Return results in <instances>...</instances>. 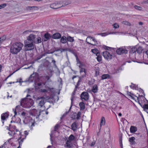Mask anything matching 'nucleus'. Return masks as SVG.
Returning <instances> with one entry per match:
<instances>
[{
	"label": "nucleus",
	"mask_w": 148,
	"mask_h": 148,
	"mask_svg": "<svg viewBox=\"0 0 148 148\" xmlns=\"http://www.w3.org/2000/svg\"><path fill=\"white\" fill-rule=\"evenodd\" d=\"M36 38V36L31 34L27 37V39L24 42V50L27 51L33 50L34 48V40Z\"/></svg>",
	"instance_id": "obj_1"
},
{
	"label": "nucleus",
	"mask_w": 148,
	"mask_h": 148,
	"mask_svg": "<svg viewBox=\"0 0 148 148\" xmlns=\"http://www.w3.org/2000/svg\"><path fill=\"white\" fill-rule=\"evenodd\" d=\"M31 96L27 95L25 98L21 100V106L25 108H29L32 106L34 104V101L31 98H29Z\"/></svg>",
	"instance_id": "obj_2"
},
{
	"label": "nucleus",
	"mask_w": 148,
	"mask_h": 148,
	"mask_svg": "<svg viewBox=\"0 0 148 148\" xmlns=\"http://www.w3.org/2000/svg\"><path fill=\"white\" fill-rule=\"evenodd\" d=\"M23 45L20 42H15L12 44L10 49V52L13 54H17L22 49Z\"/></svg>",
	"instance_id": "obj_3"
},
{
	"label": "nucleus",
	"mask_w": 148,
	"mask_h": 148,
	"mask_svg": "<svg viewBox=\"0 0 148 148\" xmlns=\"http://www.w3.org/2000/svg\"><path fill=\"white\" fill-rule=\"evenodd\" d=\"M39 74L38 73H34L29 77L28 81L30 82H32L33 81L34 82L38 81L39 79Z\"/></svg>",
	"instance_id": "obj_4"
},
{
	"label": "nucleus",
	"mask_w": 148,
	"mask_h": 148,
	"mask_svg": "<svg viewBox=\"0 0 148 148\" xmlns=\"http://www.w3.org/2000/svg\"><path fill=\"white\" fill-rule=\"evenodd\" d=\"M86 42L87 43L93 45H96V44H98L97 41L94 37L89 36L87 37L86 39Z\"/></svg>",
	"instance_id": "obj_5"
},
{
	"label": "nucleus",
	"mask_w": 148,
	"mask_h": 148,
	"mask_svg": "<svg viewBox=\"0 0 148 148\" xmlns=\"http://www.w3.org/2000/svg\"><path fill=\"white\" fill-rule=\"evenodd\" d=\"M89 97L88 93L84 91L82 92L80 95V99L83 101H87L89 99Z\"/></svg>",
	"instance_id": "obj_6"
},
{
	"label": "nucleus",
	"mask_w": 148,
	"mask_h": 148,
	"mask_svg": "<svg viewBox=\"0 0 148 148\" xmlns=\"http://www.w3.org/2000/svg\"><path fill=\"white\" fill-rule=\"evenodd\" d=\"M36 102L38 103V105L41 107L46 103V100L44 97H38L36 100Z\"/></svg>",
	"instance_id": "obj_7"
},
{
	"label": "nucleus",
	"mask_w": 148,
	"mask_h": 148,
	"mask_svg": "<svg viewBox=\"0 0 148 148\" xmlns=\"http://www.w3.org/2000/svg\"><path fill=\"white\" fill-rule=\"evenodd\" d=\"M102 54L104 58L107 60L109 61L112 59L113 57L112 54L107 51L103 52Z\"/></svg>",
	"instance_id": "obj_8"
},
{
	"label": "nucleus",
	"mask_w": 148,
	"mask_h": 148,
	"mask_svg": "<svg viewBox=\"0 0 148 148\" xmlns=\"http://www.w3.org/2000/svg\"><path fill=\"white\" fill-rule=\"evenodd\" d=\"M63 5L61 4V1L58 2L57 3H54L50 5V7L53 9H57L63 6Z\"/></svg>",
	"instance_id": "obj_9"
},
{
	"label": "nucleus",
	"mask_w": 148,
	"mask_h": 148,
	"mask_svg": "<svg viewBox=\"0 0 148 148\" xmlns=\"http://www.w3.org/2000/svg\"><path fill=\"white\" fill-rule=\"evenodd\" d=\"M116 53L119 55H121L123 53H127L128 51L125 49V47H123L120 48L116 50Z\"/></svg>",
	"instance_id": "obj_10"
},
{
	"label": "nucleus",
	"mask_w": 148,
	"mask_h": 148,
	"mask_svg": "<svg viewBox=\"0 0 148 148\" xmlns=\"http://www.w3.org/2000/svg\"><path fill=\"white\" fill-rule=\"evenodd\" d=\"M9 132H8V134L10 135L14 136V137L13 138H14L15 137H16V135L19 134L20 136L21 135V133L18 131V130H16V132L14 130H9Z\"/></svg>",
	"instance_id": "obj_11"
},
{
	"label": "nucleus",
	"mask_w": 148,
	"mask_h": 148,
	"mask_svg": "<svg viewBox=\"0 0 148 148\" xmlns=\"http://www.w3.org/2000/svg\"><path fill=\"white\" fill-rule=\"evenodd\" d=\"M143 50V49L141 47H139L138 48L136 47H134V49H133L132 51L130 52V53L132 54V53H134L136 52H137L139 54H140L142 53Z\"/></svg>",
	"instance_id": "obj_12"
},
{
	"label": "nucleus",
	"mask_w": 148,
	"mask_h": 148,
	"mask_svg": "<svg viewBox=\"0 0 148 148\" xmlns=\"http://www.w3.org/2000/svg\"><path fill=\"white\" fill-rule=\"evenodd\" d=\"M31 114L32 115L36 116V118H38L40 115V111L39 110L34 109L32 110Z\"/></svg>",
	"instance_id": "obj_13"
},
{
	"label": "nucleus",
	"mask_w": 148,
	"mask_h": 148,
	"mask_svg": "<svg viewBox=\"0 0 148 148\" xmlns=\"http://www.w3.org/2000/svg\"><path fill=\"white\" fill-rule=\"evenodd\" d=\"M59 132L57 130H53L50 134L51 140L52 141V138L53 137H57L59 135Z\"/></svg>",
	"instance_id": "obj_14"
},
{
	"label": "nucleus",
	"mask_w": 148,
	"mask_h": 148,
	"mask_svg": "<svg viewBox=\"0 0 148 148\" xmlns=\"http://www.w3.org/2000/svg\"><path fill=\"white\" fill-rule=\"evenodd\" d=\"M44 38H42V40L44 41H47L51 38V35L48 33H45L44 35Z\"/></svg>",
	"instance_id": "obj_15"
},
{
	"label": "nucleus",
	"mask_w": 148,
	"mask_h": 148,
	"mask_svg": "<svg viewBox=\"0 0 148 148\" xmlns=\"http://www.w3.org/2000/svg\"><path fill=\"white\" fill-rule=\"evenodd\" d=\"M122 70V67H119L118 68L115 69L112 71V74H115L120 72Z\"/></svg>",
	"instance_id": "obj_16"
},
{
	"label": "nucleus",
	"mask_w": 148,
	"mask_h": 148,
	"mask_svg": "<svg viewBox=\"0 0 148 148\" xmlns=\"http://www.w3.org/2000/svg\"><path fill=\"white\" fill-rule=\"evenodd\" d=\"M60 41L61 43L63 44L67 43V36H63L61 37Z\"/></svg>",
	"instance_id": "obj_17"
},
{
	"label": "nucleus",
	"mask_w": 148,
	"mask_h": 148,
	"mask_svg": "<svg viewBox=\"0 0 148 148\" xmlns=\"http://www.w3.org/2000/svg\"><path fill=\"white\" fill-rule=\"evenodd\" d=\"M61 35L59 33H56L53 34L52 36V37L53 39H59L61 37Z\"/></svg>",
	"instance_id": "obj_18"
},
{
	"label": "nucleus",
	"mask_w": 148,
	"mask_h": 148,
	"mask_svg": "<svg viewBox=\"0 0 148 148\" xmlns=\"http://www.w3.org/2000/svg\"><path fill=\"white\" fill-rule=\"evenodd\" d=\"M106 123V120L105 119V118L103 116H102L101 117V121L100 124V130L101 129V127L102 125H105Z\"/></svg>",
	"instance_id": "obj_19"
},
{
	"label": "nucleus",
	"mask_w": 148,
	"mask_h": 148,
	"mask_svg": "<svg viewBox=\"0 0 148 148\" xmlns=\"http://www.w3.org/2000/svg\"><path fill=\"white\" fill-rule=\"evenodd\" d=\"M21 108V106L18 105L16 107V108L15 110L14 109H13V111L14 112V115L12 117V118H14L15 116L17 114V112L18 111H19L20 108Z\"/></svg>",
	"instance_id": "obj_20"
},
{
	"label": "nucleus",
	"mask_w": 148,
	"mask_h": 148,
	"mask_svg": "<svg viewBox=\"0 0 148 148\" xmlns=\"http://www.w3.org/2000/svg\"><path fill=\"white\" fill-rule=\"evenodd\" d=\"M67 44H68V42H73L75 40L74 37H72L71 36L67 35Z\"/></svg>",
	"instance_id": "obj_21"
},
{
	"label": "nucleus",
	"mask_w": 148,
	"mask_h": 148,
	"mask_svg": "<svg viewBox=\"0 0 148 148\" xmlns=\"http://www.w3.org/2000/svg\"><path fill=\"white\" fill-rule=\"evenodd\" d=\"M79 106L80 108V110L82 111L84 110L85 108V103L83 101L80 102L79 104Z\"/></svg>",
	"instance_id": "obj_22"
},
{
	"label": "nucleus",
	"mask_w": 148,
	"mask_h": 148,
	"mask_svg": "<svg viewBox=\"0 0 148 148\" xmlns=\"http://www.w3.org/2000/svg\"><path fill=\"white\" fill-rule=\"evenodd\" d=\"M9 116V114L7 112L3 113L1 115V119L3 120H5L6 118H7Z\"/></svg>",
	"instance_id": "obj_23"
},
{
	"label": "nucleus",
	"mask_w": 148,
	"mask_h": 148,
	"mask_svg": "<svg viewBox=\"0 0 148 148\" xmlns=\"http://www.w3.org/2000/svg\"><path fill=\"white\" fill-rule=\"evenodd\" d=\"M35 38L34 39V43L38 44L41 42V38L40 37H38L36 39Z\"/></svg>",
	"instance_id": "obj_24"
},
{
	"label": "nucleus",
	"mask_w": 148,
	"mask_h": 148,
	"mask_svg": "<svg viewBox=\"0 0 148 148\" xmlns=\"http://www.w3.org/2000/svg\"><path fill=\"white\" fill-rule=\"evenodd\" d=\"M31 119V118L30 117H26L23 120V121L25 123L27 124L29 123Z\"/></svg>",
	"instance_id": "obj_25"
},
{
	"label": "nucleus",
	"mask_w": 148,
	"mask_h": 148,
	"mask_svg": "<svg viewBox=\"0 0 148 148\" xmlns=\"http://www.w3.org/2000/svg\"><path fill=\"white\" fill-rule=\"evenodd\" d=\"M115 33V32H106L103 33H99L98 34H97L98 35H101L102 36H106L108 34H113L114 33Z\"/></svg>",
	"instance_id": "obj_26"
},
{
	"label": "nucleus",
	"mask_w": 148,
	"mask_h": 148,
	"mask_svg": "<svg viewBox=\"0 0 148 148\" xmlns=\"http://www.w3.org/2000/svg\"><path fill=\"white\" fill-rule=\"evenodd\" d=\"M110 76L108 74H103L101 76V79L103 80L106 79H108L110 78Z\"/></svg>",
	"instance_id": "obj_27"
},
{
	"label": "nucleus",
	"mask_w": 148,
	"mask_h": 148,
	"mask_svg": "<svg viewBox=\"0 0 148 148\" xmlns=\"http://www.w3.org/2000/svg\"><path fill=\"white\" fill-rule=\"evenodd\" d=\"M92 91L94 93H97L98 91V86L97 85H94L92 90Z\"/></svg>",
	"instance_id": "obj_28"
},
{
	"label": "nucleus",
	"mask_w": 148,
	"mask_h": 148,
	"mask_svg": "<svg viewBox=\"0 0 148 148\" xmlns=\"http://www.w3.org/2000/svg\"><path fill=\"white\" fill-rule=\"evenodd\" d=\"M6 36L5 35H3L0 37V44L2 43L6 39Z\"/></svg>",
	"instance_id": "obj_29"
},
{
	"label": "nucleus",
	"mask_w": 148,
	"mask_h": 148,
	"mask_svg": "<svg viewBox=\"0 0 148 148\" xmlns=\"http://www.w3.org/2000/svg\"><path fill=\"white\" fill-rule=\"evenodd\" d=\"M71 3V1H66V0H65L62 2H61L62 5H63V6L67 5H68L70 4Z\"/></svg>",
	"instance_id": "obj_30"
},
{
	"label": "nucleus",
	"mask_w": 148,
	"mask_h": 148,
	"mask_svg": "<svg viewBox=\"0 0 148 148\" xmlns=\"http://www.w3.org/2000/svg\"><path fill=\"white\" fill-rule=\"evenodd\" d=\"M12 138L9 139L6 142H5V143L2 145L0 147V148H5V146L6 145V143H10V140Z\"/></svg>",
	"instance_id": "obj_31"
},
{
	"label": "nucleus",
	"mask_w": 148,
	"mask_h": 148,
	"mask_svg": "<svg viewBox=\"0 0 148 148\" xmlns=\"http://www.w3.org/2000/svg\"><path fill=\"white\" fill-rule=\"evenodd\" d=\"M132 85L130 86V88L133 89H134L136 90H138V88L137 85L135 84H133L132 83H131Z\"/></svg>",
	"instance_id": "obj_32"
},
{
	"label": "nucleus",
	"mask_w": 148,
	"mask_h": 148,
	"mask_svg": "<svg viewBox=\"0 0 148 148\" xmlns=\"http://www.w3.org/2000/svg\"><path fill=\"white\" fill-rule=\"evenodd\" d=\"M37 9L38 7L36 6H28L27 8L28 10H34Z\"/></svg>",
	"instance_id": "obj_33"
},
{
	"label": "nucleus",
	"mask_w": 148,
	"mask_h": 148,
	"mask_svg": "<svg viewBox=\"0 0 148 148\" xmlns=\"http://www.w3.org/2000/svg\"><path fill=\"white\" fill-rule=\"evenodd\" d=\"M119 144L121 148H123V143L122 142V134H120L119 136Z\"/></svg>",
	"instance_id": "obj_34"
},
{
	"label": "nucleus",
	"mask_w": 148,
	"mask_h": 148,
	"mask_svg": "<svg viewBox=\"0 0 148 148\" xmlns=\"http://www.w3.org/2000/svg\"><path fill=\"white\" fill-rule=\"evenodd\" d=\"M96 56H97L96 58L98 61L99 62L101 61L102 60V57L100 55V53H99L97 55H96Z\"/></svg>",
	"instance_id": "obj_35"
},
{
	"label": "nucleus",
	"mask_w": 148,
	"mask_h": 148,
	"mask_svg": "<svg viewBox=\"0 0 148 148\" xmlns=\"http://www.w3.org/2000/svg\"><path fill=\"white\" fill-rule=\"evenodd\" d=\"M77 90V89L75 88L74 90L72 92V95L71 97V101H72V103H73V99L75 98L74 95H75V92H76V91Z\"/></svg>",
	"instance_id": "obj_36"
},
{
	"label": "nucleus",
	"mask_w": 148,
	"mask_h": 148,
	"mask_svg": "<svg viewBox=\"0 0 148 148\" xmlns=\"http://www.w3.org/2000/svg\"><path fill=\"white\" fill-rule=\"evenodd\" d=\"M72 130H76L77 128V126L75 122H74L71 125Z\"/></svg>",
	"instance_id": "obj_37"
},
{
	"label": "nucleus",
	"mask_w": 148,
	"mask_h": 148,
	"mask_svg": "<svg viewBox=\"0 0 148 148\" xmlns=\"http://www.w3.org/2000/svg\"><path fill=\"white\" fill-rule=\"evenodd\" d=\"M71 141L68 140L66 143V146L69 147V148H71V147L72 143Z\"/></svg>",
	"instance_id": "obj_38"
},
{
	"label": "nucleus",
	"mask_w": 148,
	"mask_h": 148,
	"mask_svg": "<svg viewBox=\"0 0 148 148\" xmlns=\"http://www.w3.org/2000/svg\"><path fill=\"white\" fill-rule=\"evenodd\" d=\"M134 8L137 10L141 11L142 10L143 8L142 7L137 5L134 6Z\"/></svg>",
	"instance_id": "obj_39"
},
{
	"label": "nucleus",
	"mask_w": 148,
	"mask_h": 148,
	"mask_svg": "<svg viewBox=\"0 0 148 148\" xmlns=\"http://www.w3.org/2000/svg\"><path fill=\"white\" fill-rule=\"evenodd\" d=\"M98 50L97 49H92L91 52L93 53L96 54V55H97L98 53H99V52H98Z\"/></svg>",
	"instance_id": "obj_40"
},
{
	"label": "nucleus",
	"mask_w": 148,
	"mask_h": 148,
	"mask_svg": "<svg viewBox=\"0 0 148 148\" xmlns=\"http://www.w3.org/2000/svg\"><path fill=\"white\" fill-rule=\"evenodd\" d=\"M73 115L71 117L72 119H77V113L76 112H73Z\"/></svg>",
	"instance_id": "obj_41"
},
{
	"label": "nucleus",
	"mask_w": 148,
	"mask_h": 148,
	"mask_svg": "<svg viewBox=\"0 0 148 148\" xmlns=\"http://www.w3.org/2000/svg\"><path fill=\"white\" fill-rule=\"evenodd\" d=\"M79 67L80 68V73H81L84 72V73L85 75L86 74V71L85 69L81 68V66L80 65H79Z\"/></svg>",
	"instance_id": "obj_42"
},
{
	"label": "nucleus",
	"mask_w": 148,
	"mask_h": 148,
	"mask_svg": "<svg viewBox=\"0 0 148 148\" xmlns=\"http://www.w3.org/2000/svg\"><path fill=\"white\" fill-rule=\"evenodd\" d=\"M142 126L140 127L139 129H146V130H147V128L146 125L145 123H143V125H142Z\"/></svg>",
	"instance_id": "obj_43"
},
{
	"label": "nucleus",
	"mask_w": 148,
	"mask_h": 148,
	"mask_svg": "<svg viewBox=\"0 0 148 148\" xmlns=\"http://www.w3.org/2000/svg\"><path fill=\"white\" fill-rule=\"evenodd\" d=\"M74 138L75 137L72 134H71L69 138V140L71 141L72 140H74Z\"/></svg>",
	"instance_id": "obj_44"
},
{
	"label": "nucleus",
	"mask_w": 148,
	"mask_h": 148,
	"mask_svg": "<svg viewBox=\"0 0 148 148\" xmlns=\"http://www.w3.org/2000/svg\"><path fill=\"white\" fill-rule=\"evenodd\" d=\"M103 48L106 50H111V49H114V48H112L111 47L107 46L104 45L103 46Z\"/></svg>",
	"instance_id": "obj_45"
},
{
	"label": "nucleus",
	"mask_w": 148,
	"mask_h": 148,
	"mask_svg": "<svg viewBox=\"0 0 148 148\" xmlns=\"http://www.w3.org/2000/svg\"><path fill=\"white\" fill-rule=\"evenodd\" d=\"M135 139L134 137H132L129 138V141L132 144H134V140Z\"/></svg>",
	"instance_id": "obj_46"
},
{
	"label": "nucleus",
	"mask_w": 148,
	"mask_h": 148,
	"mask_svg": "<svg viewBox=\"0 0 148 148\" xmlns=\"http://www.w3.org/2000/svg\"><path fill=\"white\" fill-rule=\"evenodd\" d=\"M81 79L80 78H79V79L77 82V84L75 86V88L77 89L78 86H79V83L81 82Z\"/></svg>",
	"instance_id": "obj_47"
},
{
	"label": "nucleus",
	"mask_w": 148,
	"mask_h": 148,
	"mask_svg": "<svg viewBox=\"0 0 148 148\" xmlns=\"http://www.w3.org/2000/svg\"><path fill=\"white\" fill-rule=\"evenodd\" d=\"M81 79L80 78H79V79L77 82V84L75 86V88L77 89L78 86H79V83L81 82Z\"/></svg>",
	"instance_id": "obj_48"
},
{
	"label": "nucleus",
	"mask_w": 148,
	"mask_h": 148,
	"mask_svg": "<svg viewBox=\"0 0 148 148\" xmlns=\"http://www.w3.org/2000/svg\"><path fill=\"white\" fill-rule=\"evenodd\" d=\"M99 75V69H97L95 70V77H97Z\"/></svg>",
	"instance_id": "obj_49"
},
{
	"label": "nucleus",
	"mask_w": 148,
	"mask_h": 148,
	"mask_svg": "<svg viewBox=\"0 0 148 148\" xmlns=\"http://www.w3.org/2000/svg\"><path fill=\"white\" fill-rule=\"evenodd\" d=\"M77 120L79 119L81 117V112L79 111L78 112V113H77Z\"/></svg>",
	"instance_id": "obj_50"
},
{
	"label": "nucleus",
	"mask_w": 148,
	"mask_h": 148,
	"mask_svg": "<svg viewBox=\"0 0 148 148\" xmlns=\"http://www.w3.org/2000/svg\"><path fill=\"white\" fill-rule=\"evenodd\" d=\"M114 28L115 29H117L119 27V25L116 23H114L113 25Z\"/></svg>",
	"instance_id": "obj_51"
},
{
	"label": "nucleus",
	"mask_w": 148,
	"mask_h": 148,
	"mask_svg": "<svg viewBox=\"0 0 148 148\" xmlns=\"http://www.w3.org/2000/svg\"><path fill=\"white\" fill-rule=\"evenodd\" d=\"M7 6V4L4 3L0 5V9L5 8Z\"/></svg>",
	"instance_id": "obj_52"
},
{
	"label": "nucleus",
	"mask_w": 148,
	"mask_h": 148,
	"mask_svg": "<svg viewBox=\"0 0 148 148\" xmlns=\"http://www.w3.org/2000/svg\"><path fill=\"white\" fill-rule=\"evenodd\" d=\"M71 52L72 53H73L74 55V56L76 58V60H77L78 59V58L76 53L73 50H72L71 51Z\"/></svg>",
	"instance_id": "obj_53"
},
{
	"label": "nucleus",
	"mask_w": 148,
	"mask_h": 148,
	"mask_svg": "<svg viewBox=\"0 0 148 148\" xmlns=\"http://www.w3.org/2000/svg\"><path fill=\"white\" fill-rule=\"evenodd\" d=\"M60 124H56L54 130H58L59 127H60Z\"/></svg>",
	"instance_id": "obj_54"
},
{
	"label": "nucleus",
	"mask_w": 148,
	"mask_h": 148,
	"mask_svg": "<svg viewBox=\"0 0 148 148\" xmlns=\"http://www.w3.org/2000/svg\"><path fill=\"white\" fill-rule=\"evenodd\" d=\"M122 23L123 24L127 25H130V23L127 21H123L122 22Z\"/></svg>",
	"instance_id": "obj_55"
},
{
	"label": "nucleus",
	"mask_w": 148,
	"mask_h": 148,
	"mask_svg": "<svg viewBox=\"0 0 148 148\" xmlns=\"http://www.w3.org/2000/svg\"><path fill=\"white\" fill-rule=\"evenodd\" d=\"M25 138H23L21 139L20 141L18 142L19 145H20V146H21L22 144V143L23 141L24 140Z\"/></svg>",
	"instance_id": "obj_56"
},
{
	"label": "nucleus",
	"mask_w": 148,
	"mask_h": 148,
	"mask_svg": "<svg viewBox=\"0 0 148 148\" xmlns=\"http://www.w3.org/2000/svg\"><path fill=\"white\" fill-rule=\"evenodd\" d=\"M127 94L129 95V96H130V97H131V96H135L134 94H133L131 92H130L128 91H127Z\"/></svg>",
	"instance_id": "obj_57"
},
{
	"label": "nucleus",
	"mask_w": 148,
	"mask_h": 148,
	"mask_svg": "<svg viewBox=\"0 0 148 148\" xmlns=\"http://www.w3.org/2000/svg\"><path fill=\"white\" fill-rule=\"evenodd\" d=\"M141 3L142 4L148 3V0H144Z\"/></svg>",
	"instance_id": "obj_58"
},
{
	"label": "nucleus",
	"mask_w": 148,
	"mask_h": 148,
	"mask_svg": "<svg viewBox=\"0 0 148 148\" xmlns=\"http://www.w3.org/2000/svg\"><path fill=\"white\" fill-rule=\"evenodd\" d=\"M58 82L60 83V84H62V79L59 77L58 79Z\"/></svg>",
	"instance_id": "obj_59"
},
{
	"label": "nucleus",
	"mask_w": 148,
	"mask_h": 148,
	"mask_svg": "<svg viewBox=\"0 0 148 148\" xmlns=\"http://www.w3.org/2000/svg\"><path fill=\"white\" fill-rule=\"evenodd\" d=\"M137 128L135 126H131L130 130H137Z\"/></svg>",
	"instance_id": "obj_60"
},
{
	"label": "nucleus",
	"mask_w": 148,
	"mask_h": 148,
	"mask_svg": "<svg viewBox=\"0 0 148 148\" xmlns=\"http://www.w3.org/2000/svg\"><path fill=\"white\" fill-rule=\"evenodd\" d=\"M24 134L25 135V138H26V136L28 135V132L27 131H25L24 132Z\"/></svg>",
	"instance_id": "obj_61"
},
{
	"label": "nucleus",
	"mask_w": 148,
	"mask_h": 148,
	"mask_svg": "<svg viewBox=\"0 0 148 148\" xmlns=\"http://www.w3.org/2000/svg\"><path fill=\"white\" fill-rule=\"evenodd\" d=\"M140 90H139V91L141 93H142V94H143L144 95H145V93H144L143 90L141 88H140Z\"/></svg>",
	"instance_id": "obj_62"
},
{
	"label": "nucleus",
	"mask_w": 148,
	"mask_h": 148,
	"mask_svg": "<svg viewBox=\"0 0 148 148\" xmlns=\"http://www.w3.org/2000/svg\"><path fill=\"white\" fill-rule=\"evenodd\" d=\"M66 51L65 49H60L59 51H60V53H61L62 52L64 51Z\"/></svg>",
	"instance_id": "obj_63"
},
{
	"label": "nucleus",
	"mask_w": 148,
	"mask_h": 148,
	"mask_svg": "<svg viewBox=\"0 0 148 148\" xmlns=\"http://www.w3.org/2000/svg\"><path fill=\"white\" fill-rule=\"evenodd\" d=\"M69 112H66V113L64 114H63L62 116L61 117V119L63 118L64 116H65Z\"/></svg>",
	"instance_id": "obj_64"
}]
</instances>
